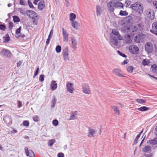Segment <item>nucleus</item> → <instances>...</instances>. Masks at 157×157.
<instances>
[{
	"label": "nucleus",
	"instance_id": "nucleus-31",
	"mask_svg": "<svg viewBox=\"0 0 157 157\" xmlns=\"http://www.w3.org/2000/svg\"><path fill=\"white\" fill-rule=\"evenodd\" d=\"M151 149V147L150 146H146L143 148L142 151L144 152L147 153Z\"/></svg>",
	"mask_w": 157,
	"mask_h": 157
},
{
	"label": "nucleus",
	"instance_id": "nucleus-23",
	"mask_svg": "<svg viewBox=\"0 0 157 157\" xmlns=\"http://www.w3.org/2000/svg\"><path fill=\"white\" fill-rule=\"evenodd\" d=\"M125 41L127 44H130L132 41V39L131 37V36L129 34L127 35L125 37Z\"/></svg>",
	"mask_w": 157,
	"mask_h": 157
},
{
	"label": "nucleus",
	"instance_id": "nucleus-54",
	"mask_svg": "<svg viewBox=\"0 0 157 157\" xmlns=\"http://www.w3.org/2000/svg\"><path fill=\"white\" fill-rule=\"evenodd\" d=\"M13 26V23L11 21H10L9 23V28L10 29H11Z\"/></svg>",
	"mask_w": 157,
	"mask_h": 157
},
{
	"label": "nucleus",
	"instance_id": "nucleus-11",
	"mask_svg": "<svg viewBox=\"0 0 157 157\" xmlns=\"http://www.w3.org/2000/svg\"><path fill=\"white\" fill-rule=\"evenodd\" d=\"M145 48L146 50L149 53L151 52L153 49L152 44L149 42L146 43L145 46Z\"/></svg>",
	"mask_w": 157,
	"mask_h": 157
},
{
	"label": "nucleus",
	"instance_id": "nucleus-56",
	"mask_svg": "<svg viewBox=\"0 0 157 157\" xmlns=\"http://www.w3.org/2000/svg\"><path fill=\"white\" fill-rule=\"evenodd\" d=\"M19 2L20 4L21 5H26V2H25L23 0H20Z\"/></svg>",
	"mask_w": 157,
	"mask_h": 157
},
{
	"label": "nucleus",
	"instance_id": "nucleus-58",
	"mask_svg": "<svg viewBox=\"0 0 157 157\" xmlns=\"http://www.w3.org/2000/svg\"><path fill=\"white\" fill-rule=\"evenodd\" d=\"M58 157H64V154L61 152L59 153L57 155Z\"/></svg>",
	"mask_w": 157,
	"mask_h": 157
},
{
	"label": "nucleus",
	"instance_id": "nucleus-28",
	"mask_svg": "<svg viewBox=\"0 0 157 157\" xmlns=\"http://www.w3.org/2000/svg\"><path fill=\"white\" fill-rule=\"evenodd\" d=\"M115 8H123L124 6L123 4L121 2H118L115 3Z\"/></svg>",
	"mask_w": 157,
	"mask_h": 157
},
{
	"label": "nucleus",
	"instance_id": "nucleus-30",
	"mask_svg": "<svg viewBox=\"0 0 157 157\" xmlns=\"http://www.w3.org/2000/svg\"><path fill=\"white\" fill-rule=\"evenodd\" d=\"M3 38H4V42L5 43H7L9 41H10V37L8 35V34H6L5 37H3Z\"/></svg>",
	"mask_w": 157,
	"mask_h": 157
},
{
	"label": "nucleus",
	"instance_id": "nucleus-37",
	"mask_svg": "<svg viewBox=\"0 0 157 157\" xmlns=\"http://www.w3.org/2000/svg\"><path fill=\"white\" fill-rule=\"evenodd\" d=\"M152 29V30H153L154 31H157V21H155L153 23Z\"/></svg>",
	"mask_w": 157,
	"mask_h": 157
},
{
	"label": "nucleus",
	"instance_id": "nucleus-47",
	"mask_svg": "<svg viewBox=\"0 0 157 157\" xmlns=\"http://www.w3.org/2000/svg\"><path fill=\"white\" fill-rule=\"evenodd\" d=\"M117 52L118 53L119 55L120 56H122L123 57L126 58L127 57V56L125 54L122 53L119 51H117Z\"/></svg>",
	"mask_w": 157,
	"mask_h": 157
},
{
	"label": "nucleus",
	"instance_id": "nucleus-50",
	"mask_svg": "<svg viewBox=\"0 0 157 157\" xmlns=\"http://www.w3.org/2000/svg\"><path fill=\"white\" fill-rule=\"evenodd\" d=\"M25 36V35L21 33L19 34H17L16 36L17 38L21 37L22 38H24Z\"/></svg>",
	"mask_w": 157,
	"mask_h": 157
},
{
	"label": "nucleus",
	"instance_id": "nucleus-34",
	"mask_svg": "<svg viewBox=\"0 0 157 157\" xmlns=\"http://www.w3.org/2000/svg\"><path fill=\"white\" fill-rule=\"evenodd\" d=\"M126 20L129 23H132L133 21V18L131 16H128L126 18Z\"/></svg>",
	"mask_w": 157,
	"mask_h": 157
},
{
	"label": "nucleus",
	"instance_id": "nucleus-7",
	"mask_svg": "<svg viewBox=\"0 0 157 157\" xmlns=\"http://www.w3.org/2000/svg\"><path fill=\"white\" fill-rule=\"evenodd\" d=\"M107 7L110 13L113 12L115 7V3L112 1H110L107 4Z\"/></svg>",
	"mask_w": 157,
	"mask_h": 157
},
{
	"label": "nucleus",
	"instance_id": "nucleus-49",
	"mask_svg": "<svg viewBox=\"0 0 157 157\" xmlns=\"http://www.w3.org/2000/svg\"><path fill=\"white\" fill-rule=\"evenodd\" d=\"M23 124L24 126L26 127H28L29 125V123L28 121H24Z\"/></svg>",
	"mask_w": 157,
	"mask_h": 157
},
{
	"label": "nucleus",
	"instance_id": "nucleus-43",
	"mask_svg": "<svg viewBox=\"0 0 157 157\" xmlns=\"http://www.w3.org/2000/svg\"><path fill=\"white\" fill-rule=\"evenodd\" d=\"M112 33L114 35L117 36L118 35L119 32L117 29H113L112 31Z\"/></svg>",
	"mask_w": 157,
	"mask_h": 157
},
{
	"label": "nucleus",
	"instance_id": "nucleus-57",
	"mask_svg": "<svg viewBox=\"0 0 157 157\" xmlns=\"http://www.w3.org/2000/svg\"><path fill=\"white\" fill-rule=\"evenodd\" d=\"M22 106L21 102L20 101H17V106L18 108H20Z\"/></svg>",
	"mask_w": 157,
	"mask_h": 157
},
{
	"label": "nucleus",
	"instance_id": "nucleus-21",
	"mask_svg": "<svg viewBox=\"0 0 157 157\" xmlns=\"http://www.w3.org/2000/svg\"><path fill=\"white\" fill-rule=\"evenodd\" d=\"M76 111H71V115L69 120H74L76 119Z\"/></svg>",
	"mask_w": 157,
	"mask_h": 157
},
{
	"label": "nucleus",
	"instance_id": "nucleus-1",
	"mask_svg": "<svg viewBox=\"0 0 157 157\" xmlns=\"http://www.w3.org/2000/svg\"><path fill=\"white\" fill-rule=\"evenodd\" d=\"M141 25L139 24L135 25H132L130 28L126 26H124L122 28V30L124 32L127 33L129 32L134 33L140 30Z\"/></svg>",
	"mask_w": 157,
	"mask_h": 157
},
{
	"label": "nucleus",
	"instance_id": "nucleus-59",
	"mask_svg": "<svg viewBox=\"0 0 157 157\" xmlns=\"http://www.w3.org/2000/svg\"><path fill=\"white\" fill-rule=\"evenodd\" d=\"M53 29H52L51 30V31L50 32L48 36V37L49 38H51L52 36L53 35Z\"/></svg>",
	"mask_w": 157,
	"mask_h": 157
},
{
	"label": "nucleus",
	"instance_id": "nucleus-44",
	"mask_svg": "<svg viewBox=\"0 0 157 157\" xmlns=\"http://www.w3.org/2000/svg\"><path fill=\"white\" fill-rule=\"evenodd\" d=\"M39 70V67H38L36 69V71L35 72L34 75L33 77V78H35V77L36 76L38 75Z\"/></svg>",
	"mask_w": 157,
	"mask_h": 157
},
{
	"label": "nucleus",
	"instance_id": "nucleus-61",
	"mask_svg": "<svg viewBox=\"0 0 157 157\" xmlns=\"http://www.w3.org/2000/svg\"><path fill=\"white\" fill-rule=\"evenodd\" d=\"M150 31L153 34L157 36V31H154L153 30H150Z\"/></svg>",
	"mask_w": 157,
	"mask_h": 157
},
{
	"label": "nucleus",
	"instance_id": "nucleus-8",
	"mask_svg": "<svg viewBox=\"0 0 157 157\" xmlns=\"http://www.w3.org/2000/svg\"><path fill=\"white\" fill-rule=\"evenodd\" d=\"M68 47H66L63 50L62 54L64 60H68L69 59L68 55Z\"/></svg>",
	"mask_w": 157,
	"mask_h": 157
},
{
	"label": "nucleus",
	"instance_id": "nucleus-64",
	"mask_svg": "<svg viewBox=\"0 0 157 157\" xmlns=\"http://www.w3.org/2000/svg\"><path fill=\"white\" fill-rule=\"evenodd\" d=\"M22 63V62L19 61L17 63V67H19Z\"/></svg>",
	"mask_w": 157,
	"mask_h": 157
},
{
	"label": "nucleus",
	"instance_id": "nucleus-29",
	"mask_svg": "<svg viewBox=\"0 0 157 157\" xmlns=\"http://www.w3.org/2000/svg\"><path fill=\"white\" fill-rule=\"evenodd\" d=\"M76 18V15L73 13H71L70 14V21L72 22L74 21V20Z\"/></svg>",
	"mask_w": 157,
	"mask_h": 157
},
{
	"label": "nucleus",
	"instance_id": "nucleus-10",
	"mask_svg": "<svg viewBox=\"0 0 157 157\" xmlns=\"http://www.w3.org/2000/svg\"><path fill=\"white\" fill-rule=\"evenodd\" d=\"M113 73L115 75L119 77H124L123 74L122 73L121 71L119 68H115L113 70Z\"/></svg>",
	"mask_w": 157,
	"mask_h": 157
},
{
	"label": "nucleus",
	"instance_id": "nucleus-33",
	"mask_svg": "<svg viewBox=\"0 0 157 157\" xmlns=\"http://www.w3.org/2000/svg\"><path fill=\"white\" fill-rule=\"evenodd\" d=\"M2 22H0V30L2 31H5L6 29V26L5 24L3 23V24H2Z\"/></svg>",
	"mask_w": 157,
	"mask_h": 157
},
{
	"label": "nucleus",
	"instance_id": "nucleus-35",
	"mask_svg": "<svg viewBox=\"0 0 157 157\" xmlns=\"http://www.w3.org/2000/svg\"><path fill=\"white\" fill-rule=\"evenodd\" d=\"M56 140L55 139H52L50 140L48 142V145L49 146H51L55 142Z\"/></svg>",
	"mask_w": 157,
	"mask_h": 157
},
{
	"label": "nucleus",
	"instance_id": "nucleus-19",
	"mask_svg": "<svg viewBox=\"0 0 157 157\" xmlns=\"http://www.w3.org/2000/svg\"><path fill=\"white\" fill-rule=\"evenodd\" d=\"M112 109L113 110L114 113L116 115L118 116L120 115V111L118 106L113 105L112 107Z\"/></svg>",
	"mask_w": 157,
	"mask_h": 157
},
{
	"label": "nucleus",
	"instance_id": "nucleus-3",
	"mask_svg": "<svg viewBox=\"0 0 157 157\" xmlns=\"http://www.w3.org/2000/svg\"><path fill=\"white\" fill-rule=\"evenodd\" d=\"M145 35L142 33H139L134 38V41L136 43H140L144 38Z\"/></svg>",
	"mask_w": 157,
	"mask_h": 157
},
{
	"label": "nucleus",
	"instance_id": "nucleus-36",
	"mask_svg": "<svg viewBox=\"0 0 157 157\" xmlns=\"http://www.w3.org/2000/svg\"><path fill=\"white\" fill-rule=\"evenodd\" d=\"M26 13L27 15L29 16H30L31 15H35L36 13L34 11L30 10H27Z\"/></svg>",
	"mask_w": 157,
	"mask_h": 157
},
{
	"label": "nucleus",
	"instance_id": "nucleus-6",
	"mask_svg": "<svg viewBox=\"0 0 157 157\" xmlns=\"http://www.w3.org/2000/svg\"><path fill=\"white\" fill-rule=\"evenodd\" d=\"M129 52L132 54H138V53L139 48L136 45H132L130 46L129 48Z\"/></svg>",
	"mask_w": 157,
	"mask_h": 157
},
{
	"label": "nucleus",
	"instance_id": "nucleus-52",
	"mask_svg": "<svg viewBox=\"0 0 157 157\" xmlns=\"http://www.w3.org/2000/svg\"><path fill=\"white\" fill-rule=\"evenodd\" d=\"M28 4L29 5V6L31 8H33L34 6H33L32 3L30 2V1L29 0H28Z\"/></svg>",
	"mask_w": 157,
	"mask_h": 157
},
{
	"label": "nucleus",
	"instance_id": "nucleus-39",
	"mask_svg": "<svg viewBox=\"0 0 157 157\" xmlns=\"http://www.w3.org/2000/svg\"><path fill=\"white\" fill-rule=\"evenodd\" d=\"M134 69V67L132 66H130L127 67V70L128 72L130 73H132Z\"/></svg>",
	"mask_w": 157,
	"mask_h": 157
},
{
	"label": "nucleus",
	"instance_id": "nucleus-42",
	"mask_svg": "<svg viewBox=\"0 0 157 157\" xmlns=\"http://www.w3.org/2000/svg\"><path fill=\"white\" fill-rule=\"evenodd\" d=\"M119 14L121 16H127L128 15V13L125 11L121 10Z\"/></svg>",
	"mask_w": 157,
	"mask_h": 157
},
{
	"label": "nucleus",
	"instance_id": "nucleus-51",
	"mask_svg": "<svg viewBox=\"0 0 157 157\" xmlns=\"http://www.w3.org/2000/svg\"><path fill=\"white\" fill-rule=\"evenodd\" d=\"M111 42H112L115 46H117L118 45L117 39L114 40H110Z\"/></svg>",
	"mask_w": 157,
	"mask_h": 157
},
{
	"label": "nucleus",
	"instance_id": "nucleus-40",
	"mask_svg": "<svg viewBox=\"0 0 157 157\" xmlns=\"http://www.w3.org/2000/svg\"><path fill=\"white\" fill-rule=\"evenodd\" d=\"M136 101L140 104L144 103L146 102V101L141 99H137L136 100Z\"/></svg>",
	"mask_w": 157,
	"mask_h": 157
},
{
	"label": "nucleus",
	"instance_id": "nucleus-53",
	"mask_svg": "<svg viewBox=\"0 0 157 157\" xmlns=\"http://www.w3.org/2000/svg\"><path fill=\"white\" fill-rule=\"evenodd\" d=\"M21 27H20L18 29H17L16 31V33L17 35V34H19L20 33L21 31Z\"/></svg>",
	"mask_w": 157,
	"mask_h": 157
},
{
	"label": "nucleus",
	"instance_id": "nucleus-45",
	"mask_svg": "<svg viewBox=\"0 0 157 157\" xmlns=\"http://www.w3.org/2000/svg\"><path fill=\"white\" fill-rule=\"evenodd\" d=\"M134 19L137 22H139L141 20V17L139 16H136L135 17Z\"/></svg>",
	"mask_w": 157,
	"mask_h": 157
},
{
	"label": "nucleus",
	"instance_id": "nucleus-48",
	"mask_svg": "<svg viewBox=\"0 0 157 157\" xmlns=\"http://www.w3.org/2000/svg\"><path fill=\"white\" fill-rule=\"evenodd\" d=\"M44 75H41L39 77V80L42 82L44 81Z\"/></svg>",
	"mask_w": 157,
	"mask_h": 157
},
{
	"label": "nucleus",
	"instance_id": "nucleus-60",
	"mask_svg": "<svg viewBox=\"0 0 157 157\" xmlns=\"http://www.w3.org/2000/svg\"><path fill=\"white\" fill-rule=\"evenodd\" d=\"M128 62V59L125 60L123 62L121 63V64L123 65H125Z\"/></svg>",
	"mask_w": 157,
	"mask_h": 157
},
{
	"label": "nucleus",
	"instance_id": "nucleus-13",
	"mask_svg": "<svg viewBox=\"0 0 157 157\" xmlns=\"http://www.w3.org/2000/svg\"><path fill=\"white\" fill-rule=\"evenodd\" d=\"M73 84L71 82H68L66 84L67 90L70 93H72L74 90L73 87Z\"/></svg>",
	"mask_w": 157,
	"mask_h": 157
},
{
	"label": "nucleus",
	"instance_id": "nucleus-32",
	"mask_svg": "<svg viewBox=\"0 0 157 157\" xmlns=\"http://www.w3.org/2000/svg\"><path fill=\"white\" fill-rule=\"evenodd\" d=\"M32 118L33 121L36 122H38L40 121V117L37 115L34 116Z\"/></svg>",
	"mask_w": 157,
	"mask_h": 157
},
{
	"label": "nucleus",
	"instance_id": "nucleus-15",
	"mask_svg": "<svg viewBox=\"0 0 157 157\" xmlns=\"http://www.w3.org/2000/svg\"><path fill=\"white\" fill-rule=\"evenodd\" d=\"M57 87V84L55 81L53 80L51 83L50 87L51 90L54 91L56 90Z\"/></svg>",
	"mask_w": 157,
	"mask_h": 157
},
{
	"label": "nucleus",
	"instance_id": "nucleus-9",
	"mask_svg": "<svg viewBox=\"0 0 157 157\" xmlns=\"http://www.w3.org/2000/svg\"><path fill=\"white\" fill-rule=\"evenodd\" d=\"M71 47L74 50H76L77 45V42L75 37H71Z\"/></svg>",
	"mask_w": 157,
	"mask_h": 157
},
{
	"label": "nucleus",
	"instance_id": "nucleus-5",
	"mask_svg": "<svg viewBox=\"0 0 157 157\" xmlns=\"http://www.w3.org/2000/svg\"><path fill=\"white\" fill-rule=\"evenodd\" d=\"M82 89L83 93L88 94H91V91L90 90L89 86L88 84L83 83L82 84Z\"/></svg>",
	"mask_w": 157,
	"mask_h": 157
},
{
	"label": "nucleus",
	"instance_id": "nucleus-62",
	"mask_svg": "<svg viewBox=\"0 0 157 157\" xmlns=\"http://www.w3.org/2000/svg\"><path fill=\"white\" fill-rule=\"evenodd\" d=\"M50 38H49L48 37V38L47 39L46 42V45H48L49 44L50 41Z\"/></svg>",
	"mask_w": 157,
	"mask_h": 157
},
{
	"label": "nucleus",
	"instance_id": "nucleus-26",
	"mask_svg": "<svg viewBox=\"0 0 157 157\" xmlns=\"http://www.w3.org/2000/svg\"><path fill=\"white\" fill-rule=\"evenodd\" d=\"M147 143L152 145L156 144L157 143V138L147 141Z\"/></svg>",
	"mask_w": 157,
	"mask_h": 157
},
{
	"label": "nucleus",
	"instance_id": "nucleus-4",
	"mask_svg": "<svg viewBox=\"0 0 157 157\" xmlns=\"http://www.w3.org/2000/svg\"><path fill=\"white\" fill-rule=\"evenodd\" d=\"M147 17L150 19L152 20L155 18V13L153 10L148 9L146 11Z\"/></svg>",
	"mask_w": 157,
	"mask_h": 157
},
{
	"label": "nucleus",
	"instance_id": "nucleus-38",
	"mask_svg": "<svg viewBox=\"0 0 157 157\" xmlns=\"http://www.w3.org/2000/svg\"><path fill=\"white\" fill-rule=\"evenodd\" d=\"M13 21L15 23L19 22L20 20L19 18L17 16H13Z\"/></svg>",
	"mask_w": 157,
	"mask_h": 157
},
{
	"label": "nucleus",
	"instance_id": "nucleus-46",
	"mask_svg": "<svg viewBox=\"0 0 157 157\" xmlns=\"http://www.w3.org/2000/svg\"><path fill=\"white\" fill-rule=\"evenodd\" d=\"M52 124L54 126H56L58 124L59 122L57 120H54L52 121Z\"/></svg>",
	"mask_w": 157,
	"mask_h": 157
},
{
	"label": "nucleus",
	"instance_id": "nucleus-24",
	"mask_svg": "<svg viewBox=\"0 0 157 157\" xmlns=\"http://www.w3.org/2000/svg\"><path fill=\"white\" fill-rule=\"evenodd\" d=\"M57 99L55 96H54L53 97L51 101L52 104L51 105V107L52 108H54L55 107L56 104V103Z\"/></svg>",
	"mask_w": 157,
	"mask_h": 157
},
{
	"label": "nucleus",
	"instance_id": "nucleus-27",
	"mask_svg": "<svg viewBox=\"0 0 157 157\" xmlns=\"http://www.w3.org/2000/svg\"><path fill=\"white\" fill-rule=\"evenodd\" d=\"M149 109V108L145 106H142L140 108H138L137 109L139 111L142 112L147 111V110H148Z\"/></svg>",
	"mask_w": 157,
	"mask_h": 157
},
{
	"label": "nucleus",
	"instance_id": "nucleus-41",
	"mask_svg": "<svg viewBox=\"0 0 157 157\" xmlns=\"http://www.w3.org/2000/svg\"><path fill=\"white\" fill-rule=\"evenodd\" d=\"M56 52L58 53H59L61 51V47L59 45H58L56 46Z\"/></svg>",
	"mask_w": 157,
	"mask_h": 157
},
{
	"label": "nucleus",
	"instance_id": "nucleus-2",
	"mask_svg": "<svg viewBox=\"0 0 157 157\" xmlns=\"http://www.w3.org/2000/svg\"><path fill=\"white\" fill-rule=\"evenodd\" d=\"M131 7L133 10L140 14H141L143 12V6L141 3L139 2H136L135 3L131 5Z\"/></svg>",
	"mask_w": 157,
	"mask_h": 157
},
{
	"label": "nucleus",
	"instance_id": "nucleus-14",
	"mask_svg": "<svg viewBox=\"0 0 157 157\" xmlns=\"http://www.w3.org/2000/svg\"><path fill=\"white\" fill-rule=\"evenodd\" d=\"M62 29L63 41L65 42H67L68 41L67 33L63 28H62Z\"/></svg>",
	"mask_w": 157,
	"mask_h": 157
},
{
	"label": "nucleus",
	"instance_id": "nucleus-20",
	"mask_svg": "<svg viewBox=\"0 0 157 157\" xmlns=\"http://www.w3.org/2000/svg\"><path fill=\"white\" fill-rule=\"evenodd\" d=\"M4 121L5 123L8 125H10L12 124V119L9 116L6 117Z\"/></svg>",
	"mask_w": 157,
	"mask_h": 157
},
{
	"label": "nucleus",
	"instance_id": "nucleus-22",
	"mask_svg": "<svg viewBox=\"0 0 157 157\" xmlns=\"http://www.w3.org/2000/svg\"><path fill=\"white\" fill-rule=\"evenodd\" d=\"M71 24L72 26L76 30L78 29V27L80 25L79 23L75 21H72Z\"/></svg>",
	"mask_w": 157,
	"mask_h": 157
},
{
	"label": "nucleus",
	"instance_id": "nucleus-63",
	"mask_svg": "<svg viewBox=\"0 0 157 157\" xmlns=\"http://www.w3.org/2000/svg\"><path fill=\"white\" fill-rule=\"evenodd\" d=\"M117 38L119 40H122L123 39V37L120 34H118V35H117Z\"/></svg>",
	"mask_w": 157,
	"mask_h": 157
},
{
	"label": "nucleus",
	"instance_id": "nucleus-25",
	"mask_svg": "<svg viewBox=\"0 0 157 157\" xmlns=\"http://www.w3.org/2000/svg\"><path fill=\"white\" fill-rule=\"evenodd\" d=\"M101 9L99 5L96 6V13L97 16H100L101 14Z\"/></svg>",
	"mask_w": 157,
	"mask_h": 157
},
{
	"label": "nucleus",
	"instance_id": "nucleus-55",
	"mask_svg": "<svg viewBox=\"0 0 157 157\" xmlns=\"http://www.w3.org/2000/svg\"><path fill=\"white\" fill-rule=\"evenodd\" d=\"M117 39V37L115 36H112L111 35L110 36V40H114Z\"/></svg>",
	"mask_w": 157,
	"mask_h": 157
},
{
	"label": "nucleus",
	"instance_id": "nucleus-17",
	"mask_svg": "<svg viewBox=\"0 0 157 157\" xmlns=\"http://www.w3.org/2000/svg\"><path fill=\"white\" fill-rule=\"evenodd\" d=\"M2 54L5 56L8 57L11 54L10 52L8 49H4L1 51Z\"/></svg>",
	"mask_w": 157,
	"mask_h": 157
},
{
	"label": "nucleus",
	"instance_id": "nucleus-18",
	"mask_svg": "<svg viewBox=\"0 0 157 157\" xmlns=\"http://www.w3.org/2000/svg\"><path fill=\"white\" fill-rule=\"evenodd\" d=\"M45 3L44 1H41L39 3L38 5V9L41 10L45 7Z\"/></svg>",
	"mask_w": 157,
	"mask_h": 157
},
{
	"label": "nucleus",
	"instance_id": "nucleus-16",
	"mask_svg": "<svg viewBox=\"0 0 157 157\" xmlns=\"http://www.w3.org/2000/svg\"><path fill=\"white\" fill-rule=\"evenodd\" d=\"M96 132V131L93 129H91L90 127L89 128L88 134V136L89 137H94L95 134Z\"/></svg>",
	"mask_w": 157,
	"mask_h": 157
},
{
	"label": "nucleus",
	"instance_id": "nucleus-12",
	"mask_svg": "<svg viewBox=\"0 0 157 157\" xmlns=\"http://www.w3.org/2000/svg\"><path fill=\"white\" fill-rule=\"evenodd\" d=\"M25 153L27 156H29L30 157H35L34 153L32 150H30L29 151L28 148L27 147H25Z\"/></svg>",
	"mask_w": 157,
	"mask_h": 157
}]
</instances>
